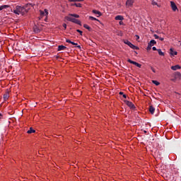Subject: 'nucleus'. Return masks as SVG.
<instances>
[{
    "label": "nucleus",
    "instance_id": "4",
    "mask_svg": "<svg viewBox=\"0 0 181 181\" xmlns=\"http://www.w3.org/2000/svg\"><path fill=\"white\" fill-rule=\"evenodd\" d=\"M124 103L127 105L129 107V108H131L132 110H135V105H134L132 102H130L129 100H124Z\"/></svg>",
    "mask_w": 181,
    "mask_h": 181
},
{
    "label": "nucleus",
    "instance_id": "8",
    "mask_svg": "<svg viewBox=\"0 0 181 181\" xmlns=\"http://www.w3.org/2000/svg\"><path fill=\"white\" fill-rule=\"evenodd\" d=\"M170 54L171 56H177V52L174 51V50H173V48H170Z\"/></svg>",
    "mask_w": 181,
    "mask_h": 181
},
{
    "label": "nucleus",
    "instance_id": "26",
    "mask_svg": "<svg viewBox=\"0 0 181 181\" xmlns=\"http://www.w3.org/2000/svg\"><path fill=\"white\" fill-rule=\"evenodd\" d=\"M74 23H76V25H81V21H80L78 20V19L75 20Z\"/></svg>",
    "mask_w": 181,
    "mask_h": 181
},
{
    "label": "nucleus",
    "instance_id": "31",
    "mask_svg": "<svg viewBox=\"0 0 181 181\" xmlns=\"http://www.w3.org/2000/svg\"><path fill=\"white\" fill-rule=\"evenodd\" d=\"M66 43H71V40L66 39Z\"/></svg>",
    "mask_w": 181,
    "mask_h": 181
},
{
    "label": "nucleus",
    "instance_id": "45",
    "mask_svg": "<svg viewBox=\"0 0 181 181\" xmlns=\"http://www.w3.org/2000/svg\"><path fill=\"white\" fill-rule=\"evenodd\" d=\"M74 43H75L74 42H71V45H73L74 46Z\"/></svg>",
    "mask_w": 181,
    "mask_h": 181
},
{
    "label": "nucleus",
    "instance_id": "20",
    "mask_svg": "<svg viewBox=\"0 0 181 181\" xmlns=\"http://www.w3.org/2000/svg\"><path fill=\"white\" fill-rule=\"evenodd\" d=\"M148 44L151 46H154V45H156V41H155V40H151Z\"/></svg>",
    "mask_w": 181,
    "mask_h": 181
},
{
    "label": "nucleus",
    "instance_id": "13",
    "mask_svg": "<svg viewBox=\"0 0 181 181\" xmlns=\"http://www.w3.org/2000/svg\"><path fill=\"white\" fill-rule=\"evenodd\" d=\"M115 21H124V17L122 16H117L115 17Z\"/></svg>",
    "mask_w": 181,
    "mask_h": 181
},
{
    "label": "nucleus",
    "instance_id": "43",
    "mask_svg": "<svg viewBox=\"0 0 181 181\" xmlns=\"http://www.w3.org/2000/svg\"><path fill=\"white\" fill-rule=\"evenodd\" d=\"M74 46H78V44L74 42Z\"/></svg>",
    "mask_w": 181,
    "mask_h": 181
},
{
    "label": "nucleus",
    "instance_id": "30",
    "mask_svg": "<svg viewBox=\"0 0 181 181\" xmlns=\"http://www.w3.org/2000/svg\"><path fill=\"white\" fill-rule=\"evenodd\" d=\"M62 26L64 28V29H67V25L66 23H64Z\"/></svg>",
    "mask_w": 181,
    "mask_h": 181
},
{
    "label": "nucleus",
    "instance_id": "18",
    "mask_svg": "<svg viewBox=\"0 0 181 181\" xmlns=\"http://www.w3.org/2000/svg\"><path fill=\"white\" fill-rule=\"evenodd\" d=\"M6 8H9V5H3L0 6V11H2L4 9H6Z\"/></svg>",
    "mask_w": 181,
    "mask_h": 181
},
{
    "label": "nucleus",
    "instance_id": "17",
    "mask_svg": "<svg viewBox=\"0 0 181 181\" xmlns=\"http://www.w3.org/2000/svg\"><path fill=\"white\" fill-rule=\"evenodd\" d=\"M34 132H36V131L32 127H30V129L27 132L28 134H34Z\"/></svg>",
    "mask_w": 181,
    "mask_h": 181
},
{
    "label": "nucleus",
    "instance_id": "38",
    "mask_svg": "<svg viewBox=\"0 0 181 181\" xmlns=\"http://www.w3.org/2000/svg\"><path fill=\"white\" fill-rule=\"evenodd\" d=\"M153 50H154V51H158V49H156V47H153Z\"/></svg>",
    "mask_w": 181,
    "mask_h": 181
},
{
    "label": "nucleus",
    "instance_id": "24",
    "mask_svg": "<svg viewBox=\"0 0 181 181\" xmlns=\"http://www.w3.org/2000/svg\"><path fill=\"white\" fill-rule=\"evenodd\" d=\"M74 5L76 6V8H81V4L80 3H75Z\"/></svg>",
    "mask_w": 181,
    "mask_h": 181
},
{
    "label": "nucleus",
    "instance_id": "42",
    "mask_svg": "<svg viewBox=\"0 0 181 181\" xmlns=\"http://www.w3.org/2000/svg\"><path fill=\"white\" fill-rule=\"evenodd\" d=\"M123 98H127V95H123Z\"/></svg>",
    "mask_w": 181,
    "mask_h": 181
},
{
    "label": "nucleus",
    "instance_id": "19",
    "mask_svg": "<svg viewBox=\"0 0 181 181\" xmlns=\"http://www.w3.org/2000/svg\"><path fill=\"white\" fill-rule=\"evenodd\" d=\"M83 28H85V29H87L88 30H89V32H91V28L90 26H88V25L84 24Z\"/></svg>",
    "mask_w": 181,
    "mask_h": 181
},
{
    "label": "nucleus",
    "instance_id": "7",
    "mask_svg": "<svg viewBox=\"0 0 181 181\" xmlns=\"http://www.w3.org/2000/svg\"><path fill=\"white\" fill-rule=\"evenodd\" d=\"M135 0H127L126 6H132Z\"/></svg>",
    "mask_w": 181,
    "mask_h": 181
},
{
    "label": "nucleus",
    "instance_id": "25",
    "mask_svg": "<svg viewBox=\"0 0 181 181\" xmlns=\"http://www.w3.org/2000/svg\"><path fill=\"white\" fill-rule=\"evenodd\" d=\"M14 13H16V15H21V13L19 12V11L18 10V8H16L13 11Z\"/></svg>",
    "mask_w": 181,
    "mask_h": 181
},
{
    "label": "nucleus",
    "instance_id": "23",
    "mask_svg": "<svg viewBox=\"0 0 181 181\" xmlns=\"http://www.w3.org/2000/svg\"><path fill=\"white\" fill-rule=\"evenodd\" d=\"M89 19L90 21H97L98 22H100L98 19H97V18H94L93 16H89Z\"/></svg>",
    "mask_w": 181,
    "mask_h": 181
},
{
    "label": "nucleus",
    "instance_id": "1",
    "mask_svg": "<svg viewBox=\"0 0 181 181\" xmlns=\"http://www.w3.org/2000/svg\"><path fill=\"white\" fill-rule=\"evenodd\" d=\"M16 9H18L21 15H25V13H28V9H25V7L21 6H16Z\"/></svg>",
    "mask_w": 181,
    "mask_h": 181
},
{
    "label": "nucleus",
    "instance_id": "35",
    "mask_svg": "<svg viewBox=\"0 0 181 181\" xmlns=\"http://www.w3.org/2000/svg\"><path fill=\"white\" fill-rule=\"evenodd\" d=\"M158 39H159V40H160V42H163V40H164L163 37H159Z\"/></svg>",
    "mask_w": 181,
    "mask_h": 181
},
{
    "label": "nucleus",
    "instance_id": "39",
    "mask_svg": "<svg viewBox=\"0 0 181 181\" xmlns=\"http://www.w3.org/2000/svg\"><path fill=\"white\" fill-rule=\"evenodd\" d=\"M176 79H177V78L175 77V78H172V79H171V81H174V82H175V81H176Z\"/></svg>",
    "mask_w": 181,
    "mask_h": 181
},
{
    "label": "nucleus",
    "instance_id": "10",
    "mask_svg": "<svg viewBox=\"0 0 181 181\" xmlns=\"http://www.w3.org/2000/svg\"><path fill=\"white\" fill-rule=\"evenodd\" d=\"M33 30L35 32V33H40V29H39V27H37V25H34L33 27Z\"/></svg>",
    "mask_w": 181,
    "mask_h": 181
},
{
    "label": "nucleus",
    "instance_id": "47",
    "mask_svg": "<svg viewBox=\"0 0 181 181\" xmlns=\"http://www.w3.org/2000/svg\"><path fill=\"white\" fill-rule=\"evenodd\" d=\"M2 118V114L0 113V119Z\"/></svg>",
    "mask_w": 181,
    "mask_h": 181
},
{
    "label": "nucleus",
    "instance_id": "37",
    "mask_svg": "<svg viewBox=\"0 0 181 181\" xmlns=\"http://www.w3.org/2000/svg\"><path fill=\"white\" fill-rule=\"evenodd\" d=\"M70 2H77V0H69Z\"/></svg>",
    "mask_w": 181,
    "mask_h": 181
},
{
    "label": "nucleus",
    "instance_id": "22",
    "mask_svg": "<svg viewBox=\"0 0 181 181\" xmlns=\"http://www.w3.org/2000/svg\"><path fill=\"white\" fill-rule=\"evenodd\" d=\"M157 52H158V54H159L160 56H165V53H163V52H162V49H157Z\"/></svg>",
    "mask_w": 181,
    "mask_h": 181
},
{
    "label": "nucleus",
    "instance_id": "14",
    "mask_svg": "<svg viewBox=\"0 0 181 181\" xmlns=\"http://www.w3.org/2000/svg\"><path fill=\"white\" fill-rule=\"evenodd\" d=\"M93 13H95V15H98V16H101L102 15L101 12L97 10H93Z\"/></svg>",
    "mask_w": 181,
    "mask_h": 181
},
{
    "label": "nucleus",
    "instance_id": "34",
    "mask_svg": "<svg viewBox=\"0 0 181 181\" xmlns=\"http://www.w3.org/2000/svg\"><path fill=\"white\" fill-rule=\"evenodd\" d=\"M152 5H158V3L156 1H153Z\"/></svg>",
    "mask_w": 181,
    "mask_h": 181
},
{
    "label": "nucleus",
    "instance_id": "2",
    "mask_svg": "<svg viewBox=\"0 0 181 181\" xmlns=\"http://www.w3.org/2000/svg\"><path fill=\"white\" fill-rule=\"evenodd\" d=\"M124 43L125 45H127V46H129V47H131V49H133L134 50H139V47L134 45L132 43H131V42H129L128 40H126L124 41Z\"/></svg>",
    "mask_w": 181,
    "mask_h": 181
},
{
    "label": "nucleus",
    "instance_id": "9",
    "mask_svg": "<svg viewBox=\"0 0 181 181\" xmlns=\"http://www.w3.org/2000/svg\"><path fill=\"white\" fill-rule=\"evenodd\" d=\"M180 69H181V66L179 65L171 66V70H173L174 71H176V70H180Z\"/></svg>",
    "mask_w": 181,
    "mask_h": 181
},
{
    "label": "nucleus",
    "instance_id": "16",
    "mask_svg": "<svg viewBox=\"0 0 181 181\" xmlns=\"http://www.w3.org/2000/svg\"><path fill=\"white\" fill-rule=\"evenodd\" d=\"M4 99L5 101H6V100H8V98H9V93H6L4 95Z\"/></svg>",
    "mask_w": 181,
    "mask_h": 181
},
{
    "label": "nucleus",
    "instance_id": "21",
    "mask_svg": "<svg viewBox=\"0 0 181 181\" xmlns=\"http://www.w3.org/2000/svg\"><path fill=\"white\" fill-rule=\"evenodd\" d=\"M180 77H181V74H180V72H176V73H175V78H180Z\"/></svg>",
    "mask_w": 181,
    "mask_h": 181
},
{
    "label": "nucleus",
    "instance_id": "5",
    "mask_svg": "<svg viewBox=\"0 0 181 181\" xmlns=\"http://www.w3.org/2000/svg\"><path fill=\"white\" fill-rule=\"evenodd\" d=\"M66 21H68L69 22H72L73 23H74L76 21V18L71 17V16H68L65 17Z\"/></svg>",
    "mask_w": 181,
    "mask_h": 181
},
{
    "label": "nucleus",
    "instance_id": "27",
    "mask_svg": "<svg viewBox=\"0 0 181 181\" xmlns=\"http://www.w3.org/2000/svg\"><path fill=\"white\" fill-rule=\"evenodd\" d=\"M152 83L156 86H159V84H160V83H159L158 81H152Z\"/></svg>",
    "mask_w": 181,
    "mask_h": 181
},
{
    "label": "nucleus",
    "instance_id": "28",
    "mask_svg": "<svg viewBox=\"0 0 181 181\" xmlns=\"http://www.w3.org/2000/svg\"><path fill=\"white\" fill-rule=\"evenodd\" d=\"M146 49H147L148 51L151 50V49H152V45L148 44V47H147Z\"/></svg>",
    "mask_w": 181,
    "mask_h": 181
},
{
    "label": "nucleus",
    "instance_id": "12",
    "mask_svg": "<svg viewBox=\"0 0 181 181\" xmlns=\"http://www.w3.org/2000/svg\"><path fill=\"white\" fill-rule=\"evenodd\" d=\"M149 112H151V114L153 115L155 114V107H153V106L151 105L149 107Z\"/></svg>",
    "mask_w": 181,
    "mask_h": 181
},
{
    "label": "nucleus",
    "instance_id": "29",
    "mask_svg": "<svg viewBox=\"0 0 181 181\" xmlns=\"http://www.w3.org/2000/svg\"><path fill=\"white\" fill-rule=\"evenodd\" d=\"M76 32H78V33H80L81 36H83V31L80 30H76Z\"/></svg>",
    "mask_w": 181,
    "mask_h": 181
},
{
    "label": "nucleus",
    "instance_id": "3",
    "mask_svg": "<svg viewBox=\"0 0 181 181\" xmlns=\"http://www.w3.org/2000/svg\"><path fill=\"white\" fill-rule=\"evenodd\" d=\"M128 63H130L131 64H134V66H136V67H139L141 69L142 67V65L136 62H134L131 60L130 59H127Z\"/></svg>",
    "mask_w": 181,
    "mask_h": 181
},
{
    "label": "nucleus",
    "instance_id": "44",
    "mask_svg": "<svg viewBox=\"0 0 181 181\" xmlns=\"http://www.w3.org/2000/svg\"><path fill=\"white\" fill-rule=\"evenodd\" d=\"M123 23L122 21H119V25H122Z\"/></svg>",
    "mask_w": 181,
    "mask_h": 181
},
{
    "label": "nucleus",
    "instance_id": "11",
    "mask_svg": "<svg viewBox=\"0 0 181 181\" xmlns=\"http://www.w3.org/2000/svg\"><path fill=\"white\" fill-rule=\"evenodd\" d=\"M66 49H67L66 46H64V45L58 46V52H60V50H66Z\"/></svg>",
    "mask_w": 181,
    "mask_h": 181
},
{
    "label": "nucleus",
    "instance_id": "36",
    "mask_svg": "<svg viewBox=\"0 0 181 181\" xmlns=\"http://www.w3.org/2000/svg\"><path fill=\"white\" fill-rule=\"evenodd\" d=\"M119 95H124V92H119Z\"/></svg>",
    "mask_w": 181,
    "mask_h": 181
},
{
    "label": "nucleus",
    "instance_id": "41",
    "mask_svg": "<svg viewBox=\"0 0 181 181\" xmlns=\"http://www.w3.org/2000/svg\"><path fill=\"white\" fill-rule=\"evenodd\" d=\"M83 0H76V2H82Z\"/></svg>",
    "mask_w": 181,
    "mask_h": 181
},
{
    "label": "nucleus",
    "instance_id": "15",
    "mask_svg": "<svg viewBox=\"0 0 181 181\" xmlns=\"http://www.w3.org/2000/svg\"><path fill=\"white\" fill-rule=\"evenodd\" d=\"M68 16H71L72 18H80V16H79V15H78V14H72V13H69Z\"/></svg>",
    "mask_w": 181,
    "mask_h": 181
},
{
    "label": "nucleus",
    "instance_id": "40",
    "mask_svg": "<svg viewBox=\"0 0 181 181\" xmlns=\"http://www.w3.org/2000/svg\"><path fill=\"white\" fill-rule=\"evenodd\" d=\"M76 47H78V49H81V47L80 45H77Z\"/></svg>",
    "mask_w": 181,
    "mask_h": 181
},
{
    "label": "nucleus",
    "instance_id": "6",
    "mask_svg": "<svg viewBox=\"0 0 181 181\" xmlns=\"http://www.w3.org/2000/svg\"><path fill=\"white\" fill-rule=\"evenodd\" d=\"M170 5L173 11L176 12V11H177V6H176V4H175L173 1H170Z\"/></svg>",
    "mask_w": 181,
    "mask_h": 181
},
{
    "label": "nucleus",
    "instance_id": "33",
    "mask_svg": "<svg viewBox=\"0 0 181 181\" xmlns=\"http://www.w3.org/2000/svg\"><path fill=\"white\" fill-rule=\"evenodd\" d=\"M151 69L152 70L153 73H156V71H155V69H153V67H151Z\"/></svg>",
    "mask_w": 181,
    "mask_h": 181
},
{
    "label": "nucleus",
    "instance_id": "46",
    "mask_svg": "<svg viewBox=\"0 0 181 181\" xmlns=\"http://www.w3.org/2000/svg\"><path fill=\"white\" fill-rule=\"evenodd\" d=\"M136 39H139V35H136Z\"/></svg>",
    "mask_w": 181,
    "mask_h": 181
},
{
    "label": "nucleus",
    "instance_id": "32",
    "mask_svg": "<svg viewBox=\"0 0 181 181\" xmlns=\"http://www.w3.org/2000/svg\"><path fill=\"white\" fill-rule=\"evenodd\" d=\"M153 36L155 39H159V37L158 36V35L155 34Z\"/></svg>",
    "mask_w": 181,
    "mask_h": 181
},
{
    "label": "nucleus",
    "instance_id": "48",
    "mask_svg": "<svg viewBox=\"0 0 181 181\" xmlns=\"http://www.w3.org/2000/svg\"><path fill=\"white\" fill-rule=\"evenodd\" d=\"M144 133H146V131H144Z\"/></svg>",
    "mask_w": 181,
    "mask_h": 181
}]
</instances>
